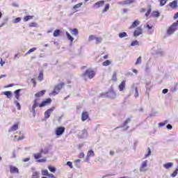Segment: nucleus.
Listing matches in <instances>:
<instances>
[{
	"label": "nucleus",
	"instance_id": "obj_10",
	"mask_svg": "<svg viewBox=\"0 0 178 178\" xmlns=\"http://www.w3.org/2000/svg\"><path fill=\"white\" fill-rule=\"evenodd\" d=\"M51 102H52V99L51 98L46 99L39 105V107L42 108L44 106H47V105H50Z\"/></svg>",
	"mask_w": 178,
	"mask_h": 178
},
{
	"label": "nucleus",
	"instance_id": "obj_45",
	"mask_svg": "<svg viewBox=\"0 0 178 178\" xmlns=\"http://www.w3.org/2000/svg\"><path fill=\"white\" fill-rule=\"evenodd\" d=\"M34 51H37V47H33L30 49L26 54V55H29V54H31V52H34Z\"/></svg>",
	"mask_w": 178,
	"mask_h": 178
},
{
	"label": "nucleus",
	"instance_id": "obj_28",
	"mask_svg": "<svg viewBox=\"0 0 178 178\" xmlns=\"http://www.w3.org/2000/svg\"><path fill=\"white\" fill-rule=\"evenodd\" d=\"M163 168H165V169H170V168H173V163L163 164Z\"/></svg>",
	"mask_w": 178,
	"mask_h": 178
},
{
	"label": "nucleus",
	"instance_id": "obj_42",
	"mask_svg": "<svg viewBox=\"0 0 178 178\" xmlns=\"http://www.w3.org/2000/svg\"><path fill=\"white\" fill-rule=\"evenodd\" d=\"M108 10H109V3H106L105 5V7L102 10V13H105V12H108Z\"/></svg>",
	"mask_w": 178,
	"mask_h": 178
},
{
	"label": "nucleus",
	"instance_id": "obj_62",
	"mask_svg": "<svg viewBox=\"0 0 178 178\" xmlns=\"http://www.w3.org/2000/svg\"><path fill=\"white\" fill-rule=\"evenodd\" d=\"M29 27H37V23L31 22L29 24Z\"/></svg>",
	"mask_w": 178,
	"mask_h": 178
},
{
	"label": "nucleus",
	"instance_id": "obj_9",
	"mask_svg": "<svg viewBox=\"0 0 178 178\" xmlns=\"http://www.w3.org/2000/svg\"><path fill=\"white\" fill-rule=\"evenodd\" d=\"M105 5V1H99L93 4L92 8L94 9H98L99 8H102Z\"/></svg>",
	"mask_w": 178,
	"mask_h": 178
},
{
	"label": "nucleus",
	"instance_id": "obj_38",
	"mask_svg": "<svg viewBox=\"0 0 178 178\" xmlns=\"http://www.w3.org/2000/svg\"><path fill=\"white\" fill-rule=\"evenodd\" d=\"M60 34V30L56 29L54 31L53 35L54 37H58V35Z\"/></svg>",
	"mask_w": 178,
	"mask_h": 178
},
{
	"label": "nucleus",
	"instance_id": "obj_19",
	"mask_svg": "<svg viewBox=\"0 0 178 178\" xmlns=\"http://www.w3.org/2000/svg\"><path fill=\"white\" fill-rule=\"evenodd\" d=\"M19 129V124H15L8 129V132L10 133L12 131H16V130Z\"/></svg>",
	"mask_w": 178,
	"mask_h": 178
},
{
	"label": "nucleus",
	"instance_id": "obj_2",
	"mask_svg": "<svg viewBox=\"0 0 178 178\" xmlns=\"http://www.w3.org/2000/svg\"><path fill=\"white\" fill-rule=\"evenodd\" d=\"M178 24L176 22H174L167 30L168 35H172L177 30Z\"/></svg>",
	"mask_w": 178,
	"mask_h": 178
},
{
	"label": "nucleus",
	"instance_id": "obj_58",
	"mask_svg": "<svg viewBox=\"0 0 178 178\" xmlns=\"http://www.w3.org/2000/svg\"><path fill=\"white\" fill-rule=\"evenodd\" d=\"M22 91V89H18L14 92L15 95H20V92Z\"/></svg>",
	"mask_w": 178,
	"mask_h": 178
},
{
	"label": "nucleus",
	"instance_id": "obj_37",
	"mask_svg": "<svg viewBox=\"0 0 178 178\" xmlns=\"http://www.w3.org/2000/svg\"><path fill=\"white\" fill-rule=\"evenodd\" d=\"M168 123H169V121H168V120H165L163 122H159V127H163V126H165V124H168Z\"/></svg>",
	"mask_w": 178,
	"mask_h": 178
},
{
	"label": "nucleus",
	"instance_id": "obj_29",
	"mask_svg": "<svg viewBox=\"0 0 178 178\" xmlns=\"http://www.w3.org/2000/svg\"><path fill=\"white\" fill-rule=\"evenodd\" d=\"M138 24H140V22H138V20H135L132 25L129 27V29H134L136 27H137V26H138Z\"/></svg>",
	"mask_w": 178,
	"mask_h": 178
},
{
	"label": "nucleus",
	"instance_id": "obj_16",
	"mask_svg": "<svg viewBox=\"0 0 178 178\" xmlns=\"http://www.w3.org/2000/svg\"><path fill=\"white\" fill-rule=\"evenodd\" d=\"M137 0H124L120 2V5H131V3H134Z\"/></svg>",
	"mask_w": 178,
	"mask_h": 178
},
{
	"label": "nucleus",
	"instance_id": "obj_36",
	"mask_svg": "<svg viewBox=\"0 0 178 178\" xmlns=\"http://www.w3.org/2000/svg\"><path fill=\"white\" fill-rule=\"evenodd\" d=\"M38 79L39 81H42V80H44V73L42 72H40Z\"/></svg>",
	"mask_w": 178,
	"mask_h": 178
},
{
	"label": "nucleus",
	"instance_id": "obj_56",
	"mask_svg": "<svg viewBox=\"0 0 178 178\" xmlns=\"http://www.w3.org/2000/svg\"><path fill=\"white\" fill-rule=\"evenodd\" d=\"M95 38H97V37H95V35H91L89 36L88 41H92V40H95Z\"/></svg>",
	"mask_w": 178,
	"mask_h": 178
},
{
	"label": "nucleus",
	"instance_id": "obj_54",
	"mask_svg": "<svg viewBox=\"0 0 178 178\" xmlns=\"http://www.w3.org/2000/svg\"><path fill=\"white\" fill-rule=\"evenodd\" d=\"M141 62H142L141 56H139V57L137 58L135 65H140V64H141Z\"/></svg>",
	"mask_w": 178,
	"mask_h": 178
},
{
	"label": "nucleus",
	"instance_id": "obj_15",
	"mask_svg": "<svg viewBox=\"0 0 178 178\" xmlns=\"http://www.w3.org/2000/svg\"><path fill=\"white\" fill-rule=\"evenodd\" d=\"M51 146L45 147L44 149H41L40 152L42 155H47V154H49V149H51Z\"/></svg>",
	"mask_w": 178,
	"mask_h": 178
},
{
	"label": "nucleus",
	"instance_id": "obj_32",
	"mask_svg": "<svg viewBox=\"0 0 178 178\" xmlns=\"http://www.w3.org/2000/svg\"><path fill=\"white\" fill-rule=\"evenodd\" d=\"M118 36L120 38H124L125 37H129V35H127V33L126 32L120 33L118 34Z\"/></svg>",
	"mask_w": 178,
	"mask_h": 178
},
{
	"label": "nucleus",
	"instance_id": "obj_59",
	"mask_svg": "<svg viewBox=\"0 0 178 178\" xmlns=\"http://www.w3.org/2000/svg\"><path fill=\"white\" fill-rule=\"evenodd\" d=\"M67 166H70V168L71 169H73V163H72L71 161H67Z\"/></svg>",
	"mask_w": 178,
	"mask_h": 178
},
{
	"label": "nucleus",
	"instance_id": "obj_1",
	"mask_svg": "<svg viewBox=\"0 0 178 178\" xmlns=\"http://www.w3.org/2000/svg\"><path fill=\"white\" fill-rule=\"evenodd\" d=\"M102 97H107V98H111V99H113L116 98V92H115L113 90H111L106 93L103 92L100 94L99 98Z\"/></svg>",
	"mask_w": 178,
	"mask_h": 178
},
{
	"label": "nucleus",
	"instance_id": "obj_23",
	"mask_svg": "<svg viewBox=\"0 0 178 178\" xmlns=\"http://www.w3.org/2000/svg\"><path fill=\"white\" fill-rule=\"evenodd\" d=\"M126 88V81H122V83L119 85L118 88L119 91H123Z\"/></svg>",
	"mask_w": 178,
	"mask_h": 178
},
{
	"label": "nucleus",
	"instance_id": "obj_53",
	"mask_svg": "<svg viewBox=\"0 0 178 178\" xmlns=\"http://www.w3.org/2000/svg\"><path fill=\"white\" fill-rule=\"evenodd\" d=\"M37 162H38L39 163H44L47 162V158L38 159L37 160Z\"/></svg>",
	"mask_w": 178,
	"mask_h": 178
},
{
	"label": "nucleus",
	"instance_id": "obj_14",
	"mask_svg": "<svg viewBox=\"0 0 178 178\" xmlns=\"http://www.w3.org/2000/svg\"><path fill=\"white\" fill-rule=\"evenodd\" d=\"M53 111H55V107L47 110L44 113V118L49 119V116H51V113H52Z\"/></svg>",
	"mask_w": 178,
	"mask_h": 178
},
{
	"label": "nucleus",
	"instance_id": "obj_21",
	"mask_svg": "<svg viewBox=\"0 0 178 178\" xmlns=\"http://www.w3.org/2000/svg\"><path fill=\"white\" fill-rule=\"evenodd\" d=\"M130 122H131V118H127V119L124 122V123H123L122 125H121V126H120V127H118L115 128V129H121V128L125 127L128 123H130Z\"/></svg>",
	"mask_w": 178,
	"mask_h": 178
},
{
	"label": "nucleus",
	"instance_id": "obj_25",
	"mask_svg": "<svg viewBox=\"0 0 178 178\" xmlns=\"http://www.w3.org/2000/svg\"><path fill=\"white\" fill-rule=\"evenodd\" d=\"M3 95H6L8 99H11L13 97V93L11 91H5L3 92Z\"/></svg>",
	"mask_w": 178,
	"mask_h": 178
},
{
	"label": "nucleus",
	"instance_id": "obj_39",
	"mask_svg": "<svg viewBox=\"0 0 178 178\" xmlns=\"http://www.w3.org/2000/svg\"><path fill=\"white\" fill-rule=\"evenodd\" d=\"M14 104L17 107L18 111H20L22 109V106H20V103L19 102H17V100H15Z\"/></svg>",
	"mask_w": 178,
	"mask_h": 178
},
{
	"label": "nucleus",
	"instance_id": "obj_8",
	"mask_svg": "<svg viewBox=\"0 0 178 178\" xmlns=\"http://www.w3.org/2000/svg\"><path fill=\"white\" fill-rule=\"evenodd\" d=\"M131 90L132 91H135V94H134L135 98H138V97H139L138 87L136 85V83H134L131 85Z\"/></svg>",
	"mask_w": 178,
	"mask_h": 178
},
{
	"label": "nucleus",
	"instance_id": "obj_22",
	"mask_svg": "<svg viewBox=\"0 0 178 178\" xmlns=\"http://www.w3.org/2000/svg\"><path fill=\"white\" fill-rule=\"evenodd\" d=\"M169 6L172 8V9H177V0H174L172 2L169 3Z\"/></svg>",
	"mask_w": 178,
	"mask_h": 178
},
{
	"label": "nucleus",
	"instance_id": "obj_6",
	"mask_svg": "<svg viewBox=\"0 0 178 178\" xmlns=\"http://www.w3.org/2000/svg\"><path fill=\"white\" fill-rule=\"evenodd\" d=\"M79 138H87L88 137V131L86 129H83L78 134Z\"/></svg>",
	"mask_w": 178,
	"mask_h": 178
},
{
	"label": "nucleus",
	"instance_id": "obj_41",
	"mask_svg": "<svg viewBox=\"0 0 178 178\" xmlns=\"http://www.w3.org/2000/svg\"><path fill=\"white\" fill-rule=\"evenodd\" d=\"M48 169H49V170H50L51 172V173H55V172H56V168H55V167L49 165Z\"/></svg>",
	"mask_w": 178,
	"mask_h": 178
},
{
	"label": "nucleus",
	"instance_id": "obj_3",
	"mask_svg": "<svg viewBox=\"0 0 178 178\" xmlns=\"http://www.w3.org/2000/svg\"><path fill=\"white\" fill-rule=\"evenodd\" d=\"M83 77H88V79H94L95 77V72L91 69H88L83 74Z\"/></svg>",
	"mask_w": 178,
	"mask_h": 178
},
{
	"label": "nucleus",
	"instance_id": "obj_26",
	"mask_svg": "<svg viewBox=\"0 0 178 178\" xmlns=\"http://www.w3.org/2000/svg\"><path fill=\"white\" fill-rule=\"evenodd\" d=\"M65 34L67 35V40H69V41H70V45H72V42H73V41H74V38L72 36V35H70V33H69V32H65Z\"/></svg>",
	"mask_w": 178,
	"mask_h": 178
},
{
	"label": "nucleus",
	"instance_id": "obj_60",
	"mask_svg": "<svg viewBox=\"0 0 178 178\" xmlns=\"http://www.w3.org/2000/svg\"><path fill=\"white\" fill-rule=\"evenodd\" d=\"M31 83H33V87H35L37 86V82L35 81V78H33L31 79Z\"/></svg>",
	"mask_w": 178,
	"mask_h": 178
},
{
	"label": "nucleus",
	"instance_id": "obj_47",
	"mask_svg": "<svg viewBox=\"0 0 178 178\" xmlns=\"http://www.w3.org/2000/svg\"><path fill=\"white\" fill-rule=\"evenodd\" d=\"M136 45H140V42H138V40H134L131 43V47H136Z\"/></svg>",
	"mask_w": 178,
	"mask_h": 178
},
{
	"label": "nucleus",
	"instance_id": "obj_55",
	"mask_svg": "<svg viewBox=\"0 0 178 178\" xmlns=\"http://www.w3.org/2000/svg\"><path fill=\"white\" fill-rule=\"evenodd\" d=\"M30 19H33V17H31L30 15L26 16L24 18V22H29V20H30Z\"/></svg>",
	"mask_w": 178,
	"mask_h": 178
},
{
	"label": "nucleus",
	"instance_id": "obj_20",
	"mask_svg": "<svg viewBox=\"0 0 178 178\" xmlns=\"http://www.w3.org/2000/svg\"><path fill=\"white\" fill-rule=\"evenodd\" d=\"M10 173H17L19 174V168L13 165H10Z\"/></svg>",
	"mask_w": 178,
	"mask_h": 178
},
{
	"label": "nucleus",
	"instance_id": "obj_31",
	"mask_svg": "<svg viewBox=\"0 0 178 178\" xmlns=\"http://www.w3.org/2000/svg\"><path fill=\"white\" fill-rule=\"evenodd\" d=\"M145 88L146 90L151 91V88H152V83H151V82L146 83Z\"/></svg>",
	"mask_w": 178,
	"mask_h": 178
},
{
	"label": "nucleus",
	"instance_id": "obj_17",
	"mask_svg": "<svg viewBox=\"0 0 178 178\" xmlns=\"http://www.w3.org/2000/svg\"><path fill=\"white\" fill-rule=\"evenodd\" d=\"M88 118H89L88 112L83 111L81 115L82 122H86V120H87V119H88Z\"/></svg>",
	"mask_w": 178,
	"mask_h": 178
},
{
	"label": "nucleus",
	"instance_id": "obj_52",
	"mask_svg": "<svg viewBox=\"0 0 178 178\" xmlns=\"http://www.w3.org/2000/svg\"><path fill=\"white\" fill-rule=\"evenodd\" d=\"M147 154L145 155V158H148V156H151V149L149 147L147 148Z\"/></svg>",
	"mask_w": 178,
	"mask_h": 178
},
{
	"label": "nucleus",
	"instance_id": "obj_18",
	"mask_svg": "<svg viewBox=\"0 0 178 178\" xmlns=\"http://www.w3.org/2000/svg\"><path fill=\"white\" fill-rule=\"evenodd\" d=\"M82 6H83V3H79L76 4L72 8V10H73L74 13H76V12H79V8H81Z\"/></svg>",
	"mask_w": 178,
	"mask_h": 178
},
{
	"label": "nucleus",
	"instance_id": "obj_12",
	"mask_svg": "<svg viewBox=\"0 0 178 178\" xmlns=\"http://www.w3.org/2000/svg\"><path fill=\"white\" fill-rule=\"evenodd\" d=\"M141 34H143V28L138 26L134 32V37H138V35H141Z\"/></svg>",
	"mask_w": 178,
	"mask_h": 178
},
{
	"label": "nucleus",
	"instance_id": "obj_35",
	"mask_svg": "<svg viewBox=\"0 0 178 178\" xmlns=\"http://www.w3.org/2000/svg\"><path fill=\"white\" fill-rule=\"evenodd\" d=\"M32 178H40V172H33L32 175Z\"/></svg>",
	"mask_w": 178,
	"mask_h": 178
},
{
	"label": "nucleus",
	"instance_id": "obj_43",
	"mask_svg": "<svg viewBox=\"0 0 178 178\" xmlns=\"http://www.w3.org/2000/svg\"><path fill=\"white\" fill-rule=\"evenodd\" d=\"M159 12L158 11H153L152 13V16H153V17H159Z\"/></svg>",
	"mask_w": 178,
	"mask_h": 178
},
{
	"label": "nucleus",
	"instance_id": "obj_48",
	"mask_svg": "<svg viewBox=\"0 0 178 178\" xmlns=\"http://www.w3.org/2000/svg\"><path fill=\"white\" fill-rule=\"evenodd\" d=\"M177 173H178V168H177L175 171H174L173 173L170 175L171 177H176V176H177Z\"/></svg>",
	"mask_w": 178,
	"mask_h": 178
},
{
	"label": "nucleus",
	"instance_id": "obj_40",
	"mask_svg": "<svg viewBox=\"0 0 178 178\" xmlns=\"http://www.w3.org/2000/svg\"><path fill=\"white\" fill-rule=\"evenodd\" d=\"M112 62L109 60H106V61L102 63V66H109Z\"/></svg>",
	"mask_w": 178,
	"mask_h": 178
},
{
	"label": "nucleus",
	"instance_id": "obj_27",
	"mask_svg": "<svg viewBox=\"0 0 178 178\" xmlns=\"http://www.w3.org/2000/svg\"><path fill=\"white\" fill-rule=\"evenodd\" d=\"M152 10V7L151 6V5L147 6V11L145 13V16H146V17H148V16H149V15H151V12Z\"/></svg>",
	"mask_w": 178,
	"mask_h": 178
},
{
	"label": "nucleus",
	"instance_id": "obj_11",
	"mask_svg": "<svg viewBox=\"0 0 178 178\" xmlns=\"http://www.w3.org/2000/svg\"><path fill=\"white\" fill-rule=\"evenodd\" d=\"M65 128L64 127H58L56 129V136H62L65 133Z\"/></svg>",
	"mask_w": 178,
	"mask_h": 178
},
{
	"label": "nucleus",
	"instance_id": "obj_63",
	"mask_svg": "<svg viewBox=\"0 0 178 178\" xmlns=\"http://www.w3.org/2000/svg\"><path fill=\"white\" fill-rule=\"evenodd\" d=\"M29 161H30V157L22 159V162H29Z\"/></svg>",
	"mask_w": 178,
	"mask_h": 178
},
{
	"label": "nucleus",
	"instance_id": "obj_4",
	"mask_svg": "<svg viewBox=\"0 0 178 178\" xmlns=\"http://www.w3.org/2000/svg\"><path fill=\"white\" fill-rule=\"evenodd\" d=\"M38 106H40V104L38 103V99H35L33 100V104L31 111V112L33 113V118H35V115H37V113L35 112V108H37Z\"/></svg>",
	"mask_w": 178,
	"mask_h": 178
},
{
	"label": "nucleus",
	"instance_id": "obj_44",
	"mask_svg": "<svg viewBox=\"0 0 178 178\" xmlns=\"http://www.w3.org/2000/svg\"><path fill=\"white\" fill-rule=\"evenodd\" d=\"M22 21V18L21 17H17L15 19H14L13 20V23H14L15 24H16L17 23H19V22Z\"/></svg>",
	"mask_w": 178,
	"mask_h": 178
},
{
	"label": "nucleus",
	"instance_id": "obj_24",
	"mask_svg": "<svg viewBox=\"0 0 178 178\" xmlns=\"http://www.w3.org/2000/svg\"><path fill=\"white\" fill-rule=\"evenodd\" d=\"M46 92L47 90H41L40 92H38L35 94V98H40V97H43Z\"/></svg>",
	"mask_w": 178,
	"mask_h": 178
},
{
	"label": "nucleus",
	"instance_id": "obj_5",
	"mask_svg": "<svg viewBox=\"0 0 178 178\" xmlns=\"http://www.w3.org/2000/svg\"><path fill=\"white\" fill-rule=\"evenodd\" d=\"M65 86V83H62L55 86L54 91L52 92L53 95H58L59 91L62 90V88Z\"/></svg>",
	"mask_w": 178,
	"mask_h": 178
},
{
	"label": "nucleus",
	"instance_id": "obj_50",
	"mask_svg": "<svg viewBox=\"0 0 178 178\" xmlns=\"http://www.w3.org/2000/svg\"><path fill=\"white\" fill-rule=\"evenodd\" d=\"M160 1V6H165L166 5V2H168V0H159Z\"/></svg>",
	"mask_w": 178,
	"mask_h": 178
},
{
	"label": "nucleus",
	"instance_id": "obj_64",
	"mask_svg": "<svg viewBox=\"0 0 178 178\" xmlns=\"http://www.w3.org/2000/svg\"><path fill=\"white\" fill-rule=\"evenodd\" d=\"M84 157V154L83 152H81L79 155V158H83Z\"/></svg>",
	"mask_w": 178,
	"mask_h": 178
},
{
	"label": "nucleus",
	"instance_id": "obj_57",
	"mask_svg": "<svg viewBox=\"0 0 178 178\" xmlns=\"http://www.w3.org/2000/svg\"><path fill=\"white\" fill-rule=\"evenodd\" d=\"M8 24V20L4 19L2 22V24H0V28L3 27V26L6 25Z\"/></svg>",
	"mask_w": 178,
	"mask_h": 178
},
{
	"label": "nucleus",
	"instance_id": "obj_49",
	"mask_svg": "<svg viewBox=\"0 0 178 178\" xmlns=\"http://www.w3.org/2000/svg\"><path fill=\"white\" fill-rule=\"evenodd\" d=\"M41 173H42V176H48V175H49L48 172V170H42L41 171Z\"/></svg>",
	"mask_w": 178,
	"mask_h": 178
},
{
	"label": "nucleus",
	"instance_id": "obj_34",
	"mask_svg": "<svg viewBox=\"0 0 178 178\" xmlns=\"http://www.w3.org/2000/svg\"><path fill=\"white\" fill-rule=\"evenodd\" d=\"M147 29H148V34H153L154 33V30H152V26H149V24L147 25Z\"/></svg>",
	"mask_w": 178,
	"mask_h": 178
},
{
	"label": "nucleus",
	"instance_id": "obj_13",
	"mask_svg": "<svg viewBox=\"0 0 178 178\" xmlns=\"http://www.w3.org/2000/svg\"><path fill=\"white\" fill-rule=\"evenodd\" d=\"M95 156V153L92 150H89L87 153V156L86 158V162H90V158Z\"/></svg>",
	"mask_w": 178,
	"mask_h": 178
},
{
	"label": "nucleus",
	"instance_id": "obj_61",
	"mask_svg": "<svg viewBox=\"0 0 178 178\" xmlns=\"http://www.w3.org/2000/svg\"><path fill=\"white\" fill-rule=\"evenodd\" d=\"M95 40H96V44H99L101 43V41H102V39L101 38H96Z\"/></svg>",
	"mask_w": 178,
	"mask_h": 178
},
{
	"label": "nucleus",
	"instance_id": "obj_30",
	"mask_svg": "<svg viewBox=\"0 0 178 178\" xmlns=\"http://www.w3.org/2000/svg\"><path fill=\"white\" fill-rule=\"evenodd\" d=\"M71 34L75 36L79 35V30L77 29H71Z\"/></svg>",
	"mask_w": 178,
	"mask_h": 178
},
{
	"label": "nucleus",
	"instance_id": "obj_51",
	"mask_svg": "<svg viewBox=\"0 0 178 178\" xmlns=\"http://www.w3.org/2000/svg\"><path fill=\"white\" fill-rule=\"evenodd\" d=\"M164 52L162 50H159L156 51V55H159V56H163Z\"/></svg>",
	"mask_w": 178,
	"mask_h": 178
},
{
	"label": "nucleus",
	"instance_id": "obj_7",
	"mask_svg": "<svg viewBox=\"0 0 178 178\" xmlns=\"http://www.w3.org/2000/svg\"><path fill=\"white\" fill-rule=\"evenodd\" d=\"M147 166H148V160H145L141 163L139 171L140 172H146L147 170H145V168H147Z\"/></svg>",
	"mask_w": 178,
	"mask_h": 178
},
{
	"label": "nucleus",
	"instance_id": "obj_46",
	"mask_svg": "<svg viewBox=\"0 0 178 178\" xmlns=\"http://www.w3.org/2000/svg\"><path fill=\"white\" fill-rule=\"evenodd\" d=\"M116 76H117V73H116V72H114L113 74V76H112V79H111V80H113V81H116L118 80V77Z\"/></svg>",
	"mask_w": 178,
	"mask_h": 178
},
{
	"label": "nucleus",
	"instance_id": "obj_33",
	"mask_svg": "<svg viewBox=\"0 0 178 178\" xmlns=\"http://www.w3.org/2000/svg\"><path fill=\"white\" fill-rule=\"evenodd\" d=\"M33 156H34L35 159L38 160V159H40V158H42V153H41V152H40L39 153L35 154L33 155Z\"/></svg>",
	"mask_w": 178,
	"mask_h": 178
}]
</instances>
